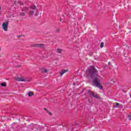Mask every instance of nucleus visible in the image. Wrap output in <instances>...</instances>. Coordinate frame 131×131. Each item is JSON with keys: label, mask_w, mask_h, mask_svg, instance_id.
<instances>
[{"label": "nucleus", "mask_w": 131, "mask_h": 131, "mask_svg": "<svg viewBox=\"0 0 131 131\" xmlns=\"http://www.w3.org/2000/svg\"><path fill=\"white\" fill-rule=\"evenodd\" d=\"M86 74L87 75H90L92 79V82L96 85V88H98L100 90L103 89V87L101 85L102 77L99 76L98 71L95 67H89L86 71Z\"/></svg>", "instance_id": "1"}, {"label": "nucleus", "mask_w": 131, "mask_h": 131, "mask_svg": "<svg viewBox=\"0 0 131 131\" xmlns=\"http://www.w3.org/2000/svg\"><path fill=\"white\" fill-rule=\"evenodd\" d=\"M15 80H16V81H29V80L27 78L25 77H15Z\"/></svg>", "instance_id": "2"}, {"label": "nucleus", "mask_w": 131, "mask_h": 131, "mask_svg": "<svg viewBox=\"0 0 131 131\" xmlns=\"http://www.w3.org/2000/svg\"><path fill=\"white\" fill-rule=\"evenodd\" d=\"M8 25H9V22H4L2 24V28L4 31H8Z\"/></svg>", "instance_id": "3"}, {"label": "nucleus", "mask_w": 131, "mask_h": 131, "mask_svg": "<svg viewBox=\"0 0 131 131\" xmlns=\"http://www.w3.org/2000/svg\"><path fill=\"white\" fill-rule=\"evenodd\" d=\"M33 47H35L36 48H43L45 47V45L39 43V44H34Z\"/></svg>", "instance_id": "4"}, {"label": "nucleus", "mask_w": 131, "mask_h": 131, "mask_svg": "<svg viewBox=\"0 0 131 131\" xmlns=\"http://www.w3.org/2000/svg\"><path fill=\"white\" fill-rule=\"evenodd\" d=\"M90 96H92L94 98H96V99H100V97L99 96V95L95 94L94 93V92H92L90 93Z\"/></svg>", "instance_id": "5"}, {"label": "nucleus", "mask_w": 131, "mask_h": 131, "mask_svg": "<svg viewBox=\"0 0 131 131\" xmlns=\"http://www.w3.org/2000/svg\"><path fill=\"white\" fill-rule=\"evenodd\" d=\"M66 72H68V70H62L60 72L59 74L60 75V76H62L64 73H66Z\"/></svg>", "instance_id": "6"}, {"label": "nucleus", "mask_w": 131, "mask_h": 131, "mask_svg": "<svg viewBox=\"0 0 131 131\" xmlns=\"http://www.w3.org/2000/svg\"><path fill=\"white\" fill-rule=\"evenodd\" d=\"M109 82L111 84H114V83H115V79H111Z\"/></svg>", "instance_id": "7"}, {"label": "nucleus", "mask_w": 131, "mask_h": 131, "mask_svg": "<svg viewBox=\"0 0 131 131\" xmlns=\"http://www.w3.org/2000/svg\"><path fill=\"white\" fill-rule=\"evenodd\" d=\"M34 15V11L33 10H30L29 12V15L30 16H33Z\"/></svg>", "instance_id": "8"}, {"label": "nucleus", "mask_w": 131, "mask_h": 131, "mask_svg": "<svg viewBox=\"0 0 131 131\" xmlns=\"http://www.w3.org/2000/svg\"><path fill=\"white\" fill-rule=\"evenodd\" d=\"M33 95H34V94H33V92H29L28 93L29 97H32V96H33Z\"/></svg>", "instance_id": "9"}, {"label": "nucleus", "mask_w": 131, "mask_h": 131, "mask_svg": "<svg viewBox=\"0 0 131 131\" xmlns=\"http://www.w3.org/2000/svg\"><path fill=\"white\" fill-rule=\"evenodd\" d=\"M31 9L32 10H35V9H36V6H35L34 5H32L31 6Z\"/></svg>", "instance_id": "10"}, {"label": "nucleus", "mask_w": 131, "mask_h": 131, "mask_svg": "<svg viewBox=\"0 0 131 131\" xmlns=\"http://www.w3.org/2000/svg\"><path fill=\"white\" fill-rule=\"evenodd\" d=\"M61 52H62V50L60 49H57V53H58V54H61Z\"/></svg>", "instance_id": "11"}, {"label": "nucleus", "mask_w": 131, "mask_h": 131, "mask_svg": "<svg viewBox=\"0 0 131 131\" xmlns=\"http://www.w3.org/2000/svg\"><path fill=\"white\" fill-rule=\"evenodd\" d=\"M1 86H7V83L3 82V83H1Z\"/></svg>", "instance_id": "12"}, {"label": "nucleus", "mask_w": 131, "mask_h": 131, "mask_svg": "<svg viewBox=\"0 0 131 131\" xmlns=\"http://www.w3.org/2000/svg\"><path fill=\"white\" fill-rule=\"evenodd\" d=\"M42 72L44 73H47V72H48V70L47 69H44L42 70Z\"/></svg>", "instance_id": "13"}, {"label": "nucleus", "mask_w": 131, "mask_h": 131, "mask_svg": "<svg viewBox=\"0 0 131 131\" xmlns=\"http://www.w3.org/2000/svg\"><path fill=\"white\" fill-rule=\"evenodd\" d=\"M104 47V42H101L100 44V48H103Z\"/></svg>", "instance_id": "14"}, {"label": "nucleus", "mask_w": 131, "mask_h": 131, "mask_svg": "<svg viewBox=\"0 0 131 131\" xmlns=\"http://www.w3.org/2000/svg\"><path fill=\"white\" fill-rule=\"evenodd\" d=\"M128 120H130V119H131V115H129L128 116Z\"/></svg>", "instance_id": "15"}, {"label": "nucleus", "mask_w": 131, "mask_h": 131, "mask_svg": "<svg viewBox=\"0 0 131 131\" xmlns=\"http://www.w3.org/2000/svg\"><path fill=\"white\" fill-rule=\"evenodd\" d=\"M19 3L20 6H22L23 5V3L21 2H19Z\"/></svg>", "instance_id": "16"}, {"label": "nucleus", "mask_w": 131, "mask_h": 131, "mask_svg": "<svg viewBox=\"0 0 131 131\" xmlns=\"http://www.w3.org/2000/svg\"><path fill=\"white\" fill-rule=\"evenodd\" d=\"M116 106H119V105H120V104H119V103H117L116 104Z\"/></svg>", "instance_id": "17"}, {"label": "nucleus", "mask_w": 131, "mask_h": 131, "mask_svg": "<svg viewBox=\"0 0 131 131\" xmlns=\"http://www.w3.org/2000/svg\"><path fill=\"white\" fill-rule=\"evenodd\" d=\"M45 110H46V111H48V110H47V108H44Z\"/></svg>", "instance_id": "18"}, {"label": "nucleus", "mask_w": 131, "mask_h": 131, "mask_svg": "<svg viewBox=\"0 0 131 131\" xmlns=\"http://www.w3.org/2000/svg\"><path fill=\"white\" fill-rule=\"evenodd\" d=\"M2 51V48L0 47V52Z\"/></svg>", "instance_id": "19"}, {"label": "nucleus", "mask_w": 131, "mask_h": 131, "mask_svg": "<svg viewBox=\"0 0 131 131\" xmlns=\"http://www.w3.org/2000/svg\"><path fill=\"white\" fill-rule=\"evenodd\" d=\"M49 113V114H50V115H51V113L50 112H48Z\"/></svg>", "instance_id": "20"}, {"label": "nucleus", "mask_w": 131, "mask_h": 131, "mask_svg": "<svg viewBox=\"0 0 131 131\" xmlns=\"http://www.w3.org/2000/svg\"><path fill=\"white\" fill-rule=\"evenodd\" d=\"M60 22H62V19H60Z\"/></svg>", "instance_id": "21"}, {"label": "nucleus", "mask_w": 131, "mask_h": 131, "mask_svg": "<svg viewBox=\"0 0 131 131\" xmlns=\"http://www.w3.org/2000/svg\"><path fill=\"white\" fill-rule=\"evenodd\" d=\"M18 37H21V36H18Z\"/></svg>", "instance_id": "22"}, {"label": "nucleus", "mask_w": 131, "mask_h": 131, "mask_svg": "<svg viewBox=\"0 0 131 131\" xmlns=\"http://www.w3.org/2000/svg\"><path fill=\"white\" fill-rule=\"evenodd\" d=\"M1 7H0V11H1Z\"/></svg>", "instance_id": "23"}, {"label": "nucleus", "mask_w": 131, "mask_h": 131, "mask_svg": "<svg viewBox=\"0 0 131 131\" xmlns=\"http://www.w3.org/2000/svg\"><path fill=\"white\" fill-rule=\"evenodd\" d=\"M88 93H90V91H88Z\"/></svg>", "instance_id": "24"}]
</instances>
